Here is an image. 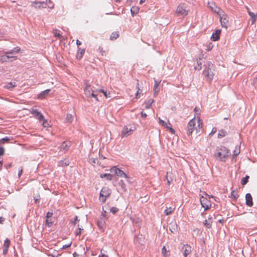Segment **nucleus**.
Wrapping results in <instances>:
<instances>
[{"label":"nucleus","mask_w":257,"mask_h":257,"mask_svg":"<svg viewBox=\"0 0 257 257\" xmlns=\"http://www.w3.org/2000/svg\"><path fill=\"white\" fill-rule=\"evenodd\" d=\"M229 154V151L226 147L220 146L216 148L214 156L218 160L225 161Z\"/></svg>","instance_id":"f257e3e1"},{"label":"nucleus","mask_w":257,"mask_h":257,"mask_svg":"<svg viewBox=\"0 0 257 257\" xmlns=\"http://www.w3.org/2000/svg\"><path fill=\"white\" fill-rule=\"evenodd\" d=\"M204 66L203 75L207 79L210 81L212 80L214 76V69L213 64L210 61H207L204 65Z\"/></svg>","instance_id":"f03ea898"},{"label":"nucleus","mask_w":257,"mask_h":257,"mask_svg":"<svg viewBox=\"0 0 257 257\" xmlns=\"http://www.w3.org/2000/svg\"><path fill=\"white\" fill-rule=\"evenodd\" d=\"M196 121V120L194 118L189 121L187 127V135L188 136H191L194 130L197 131L198 128L200 129L202 127V123L199 118L197 119L198 125L197 127L195 126Z\"/></svg>","instance_id":"7ed1b4c3"},{"label":"nucleus","mask_w":257,"mask_h":257,"mask_svg":"<svg viewBox=\"0 0 257 257\" xmlns=\"http://www.w3.org/2000/svg\"><path fill=\"white\" fill-rule=\"evenodd\" d=\"M111 193L110 189L107 187H103L100 192V200L104 203L107 198L109 197Z\"/></svg>","instance_id":"20e7f679"},{"label":"nucleus","mask_w":257,"mask_h":257,"mask_svg":"<svg viewBox=\"0 0 257 257\" xmlns=\"http://www.w3.org/2000/svg\"><path fill=\"white\" fill-rule=\"evenodd\" d=\"M136 129L134 125L130 124L124 126L121 131V136L122 137H127L130 135Z\"/></svg>","instance_id":"39448f33"},{"label":"nucleus","mask_w":257,"mask_h":257,"mask_svg":"<svg viewBox=\"0 0 257 257\" xmlns=\"http://www.w3.org/2000/svg\"><path fill=\"white\" fill-rule=\"evenodd\" d=\"M185 4H180L177 7L176 13L179 15L186 16L187 15L188 10Z\"/></svg>","instance_id":"423d86ee"},{"label":"nucleus","mask_w":257,"mask_h":257,"mask_svg":"<svg viewBox=\"0 0 257 257\" xmlns=\"http://www.w3.org/2000/svg\"><path fill=\"white\" fill-rule=\"evenodd\" d=\"M110 171L111 173H114L115 175H116L118 176H120L121 177H124L125 178H127V175L125 174V173L122 170L116 168V167H112L110 169Z\"/></svg>","instance_id":"0eeeda50"},{"label":"nucleus","mask_w":257,"mask_h":257,"mask_svg":"<svg viewBox=\"0 0 257 257\" xmlns=\"http://www.w3.org/2000/svg\"><path fill=\"white\" fill-rule=\"evenodd\" d=\"M209 7L210 9L214 12L215 13L218 14L219 16H221L224 12L219 7H217L216 5L213 3H208V4Z\"/></svg>","instance_id":"6e6552de"},{"label":"nucleus","mask_w":257,"mask_h":257,"mask_svg":"<svg viewBox=\"0 0 257 257\" xmlns=\"http://www.w3.org/2000/svg\"><path fill=\"white\" fill-rule=\"evenodd\" d=\"M220 16V23L222 27L227 29L229 26L228 18L223 13Z\"/></svg>","instance_id":"1a4fd4ad"},{"label":"nucleus","mask_w":257,"mask_h":257,"mask_svg":"<svg viewBox=\"0 0 257 257\" xmlns=\"http://www.w3.org/2000/svg\"><path fill=\"white\" fill-rule=\"evenodd\" d=\"M200 203L202 207L204 208V210H208L211 206L210 202L207 199L204 198L203 196L201 197Z\"/></svg>","instance_id":"9d476101"},{"label":"nucleus","mask_w":257,"mask_h":257,"mask_svg":"<svg viewBox=\"0 0 257 257\" xmlns=\"http://www.w3.org/2000/svg\"><path fill=\"white\" fill-rule=\"evenodd\" d=\"M32 114L34 115V116L40 121H42V120L44 119V116L39 111H38L37 109H32L31 111Z\"/></svg>","instance_id":"9b49d317"},{"label":"nucleus","mask_w":257,"mask_h":257,"mask_svg":"<svg viewBox=\"0 0 257 257\" xmlns=\"http://www.w3.org/2000/svg\"><path fill=\"white\" fill-rule=\"evenodd\" d=\"M245 203L249 207H251L253 205L252 198L251 194L249 193L245 195Z\"/></svg>","instance_id":"f8f14e48"},{"label":"nucleus","mask_w":257,"mask_h":257,"mask_svg":"<svg viewBox=\"0 0 257 257\" xmlns=\"http://www.w3.org/2000/svg\"><path fill=\"white\" fill-rule=\"evenodd\" d=\"M46 4L44 2H40L38 1H35L33 3L32 6L34 7L36 9H41V8H46Z\"/></svg>","instance_id":"ddd939ff"},{"label":"nucleus","mask_w":257,"mask_h":257,"mask_svg":"<svg viewBox=\"0 0 257 257\" xmlns=\"http://www.w3.org/2000/svg\"><path fill=\"white\" fill-rule=\"evenodd\" d=\"M221 33L220 30H216L215 32H214L211 36V39L216 41L219 39L220 34Z\"/></svg>","instance_id":"4468645a"},{"label":"nucleus","mask_w":257,"mask_h":257,"mask_svg":"<svg viewBox=\"0 0 257 257\" xmlns=\"http://www.w3.org/2000/svg\"><path fill=\"white\" fill-rule=\"evenodd\" d=\"M183 248H184L183 255L185 257H186L191 252V247L190 245L186 244L184 245Z\"/></svg>","instance_id":"2eb2a0df"},{"label":"nucleus","mask_w":257,"mask_h":257,"mask_svg":"<svg viewBox=\"0 0 257 257\" xmlns=\"http://www.w3.org/2000/svg\"><path fill=\"white\" fill-rule=\"evenodd\" d=\"M160 81H158L157 80H155V84H154V96H156L158 94V93L159 92V91H160V87H159V85H160Z\"/></svg>","instance_id":"dca6fc26"},{"label":"nucleus","mask_w":257,"mask_h":257,"mask_svg":"<svg viewBox=\"0 0 257 257\" xmlns=\"http://www.w3.org/2000/svg\"><path fill=\"white\" fill-rule=\"evenodd\" d=\"M70 145L71 143L70 142L67 143H66V142H64L62 143L60 147V148L61 150L63 151H66L68 150L69 147L70 146Z\"/></svg>","instance_id":"f3484780"},{"label":"nucleus","mask_w":257,"mask_h":257,"mask_svg":"<svg viewBox=\"0 0 257 257\" xmlns=\"http://www.w3.org/2000/svg\"><path fill=\"white\" fill-rule=\"evenodd\" d=\"M97 224L100 229H103L105 226V222L104 220L102 218H101L97 220Z\"/></svg>","instance_id":"a211bd4d"},{"label":"nucleus","mask_w":257,"mask_h":257,"mask_svg":"<svg viewBox=\"0 0 257 257\" xmlns=\"http://www.w3.org/2000/svg\"><path fill=\"white\" fill-rule=\"evenodd\" d=\"M51 90L48 89L47 90H45L42 92H41L39 95H38V98H45L48 95L49 92H50Z\"/></svg>","instance_id":"6ab92c4d"},{"label":"nucleus","mask_w":257,"mask_h":257,"mask_svg":"<svg viewBox=\"0 0 257 257\" xmlns=\"http://www.w3.org/2000/svg\"><path fill=\"white\" fill-rule=\"evenodd\" d=\"M53 33L55 37H57L58 38H59L61 40L64 39V38L60 34V32L59 30H57V29L54 30L53 31Z\"/></svg>","instance_id":"aec40b11"},{"label":"nucleus","mask_w":257,"mask_h":257,"mask_svg":"<svg viewBox=\"0 0 257 257\" xmlns=\"http://www.w3.org/2000/svg\"><path fill=\"white\" fill-rule=\"evenodd\" d=\"M248 15L251 18V24H253L257 20V15L252 12H249Z\"/></svg>","instance_id":"412c9836"},{"label":"nucleus","mask_w":257,"mask_h":257,"mask_svg":"<svg viewBox=\"0 0 257 257\" xmlns=\"http://www.w3.org/2000/svg\"><path fill=\"white\" fill-rule=\"evenodd\" d=\"M84 52H85V50L84 49H81L80 48H79L78 53L76 55L77 58L80 59L82 57L83 54H84Z\"/></svg>","instance_id":"4be33fe9"},{"label":"nucleus","mask_w":257,"mask_h":257,"mask_svg":"<svg viewBox=\"0 0 257 257\" xmlns=\"http://www.w3.org/2000/svg\"><path fill=\"white\" fill-rule=\"evenodd\" d=\"M13 140L12 137H6L0 140V144H5Z\"/></svg>","instance_id":"5701e85b"},{"label":"nucleus","mask_w":257,"mask_h":257,"mask_svg":"<svg viewBox=\"0 0 257 257\" xmlns=\"http://www.w3.org/2000/svg\"><path fill=\"white\" fill-rule=\"evenodd\" d=\"M69 160L67 159H65L64 160L61 161L59 163V165L60 166L64 167V166H67L69 165Z\"/></svg>","instance_id":"b1692460"},{"label":"nucleus","mask_w":257,"mask_h":257,"mask_svg":"<svg viewBox=\"0 0 257 257\" xmlns=\"http://www.w3.org/2000/svg\"><path fill=\"white\" fill-rule=\"evenodd\" d=\"M174 210V208H172L171 207H166V209L165 210V213L166 215H168L171 214Z\"/></svg>","instance_id":"393cba45"},{"label":"nucleus","mask_w":257,"mask_h":257,"mask_svg":"<svg viewBox=\"0 0 257 257\" xmlns=\"http://www.w3.org/2000/svg\"><path fill=\"white\" fill-rule=\"evenodd\" d=\"M100 177L102 178H105L108 180H111L112 178V175L110 174H103L100 175Z\"/></svg>","instance_id":"a878e982"},{"label":"nucleus","mask_w":257,"mask_h":257,"mask_svg":"<svg viewBox=\"0 0 257 257\" xmlns=\"http://www.w3.org/2000/svg\"><path fill=\"white\" fill-rule=\"evenodd\" d=\"M203 60L202 59L199 58V59H197V63L198 66H195V69L200 70L201 69V65L202 62H203Z\"/></svg>","instance_id":"bb28decb"},{"label":"nucleus","mask_w":257,"mask_h":257,"mask_svg":"<svg viewBox=\"0 0 257 257\" xmlns=\"http://www.w3.org/2000/svg\"><path fill=\"white\" fill-rule=\"evenodd\" d=\"M154 102V100L152 99H149L146 101H145V108L146 109L150 108V106H151L152 103Z\"/></svg>","instance_id":"cd10ccee"},{"label":"nucleus","mask_w":257,"mask_h":257,"mask_svg":"<svg viewBox=\"0 0 257 257\" xmlns=\"http://www.w3.org/2000/svg\"><path fill=\"white\" fill-rule=\"evenodd\" d=\"M227 134V133L226 131H225L223 130H221L219 131L218 134V138H221L226 136Z\"/></svg>","instance_id":"c85d7f7f"},{"label":"nucleus","mask_w":257,"mask_h":257,"mask_svg":"<svg viewBox=\"0 0 257 257\" xmlns=\"http://www.w3.org/2000/svg\"><path fill=\"white\" fill-rule=\"evenodd\" d=\"M16 86V82H11L8 83L7 84V85L5 86V87L7 89H11L14 88V87H15Z\"/></svg>","instance_id":"c756f323"},{"label":"nucleus","mask_w":257,"mask_h":257,"mask_svg":"<svg viewBox=\"0 0 257 257\" xmlns=\"http://www.w3.org/2000/svg\"><path fill=\"white\" fill-rule=\"evenodd\" d=\"M119 37V34L118 32H113L110 35V40H113L116 39Z\"/></svg>","instance_id":"7c9ffc66"},{"label":"nucleus","mask_w":257,"mask_h":257,"mask_svg":"<svg viewBox=\"0 0 257 257\" xmlns=\"http://www.w3.org/2000/svg\"><path fill=\"white\" fill-rule=\"evenodd\" d=\"M249 178V176L246 175V176L243 178L241 181V184L242 185H245L247 182L248 179Z\"/></svg>","instance_id":"2f4dec72"},{"label":"nucleus","mask_w":257,"mask_h":257,"mask_svg":"<svg viewBox=\"0 0 257 257\" xmlns=\"http://www.w3.org/2000/svg\"><path fill=\"white\" fill-rule=\"evenodd\" d=\"M212 222V221L205 220L204 221L203 224L206 227H207L208 228H209L211 227Z\"/></svg>","instance_id":"473e14b6"},{"label":"nucleus","mask_w":257,"mask_h":257,"mask_svg":"<svg viewBox=\"0 0 257 257\" xmlns=\"http://www.w3.org/2000/svg\"><path fill=\"white\" fill-rule=\"evenodd\" d=\"M73 116L72 114H68L66 116V121L69 123H71L73 121Z\"/></svg>","instance_id":"72a5a7b5"},{"label":"nucleus","mask_w":257,"mask_h":257,"mask_svg":"<svg viewBox=\"0 0 257 257\" xmlns=\"http://www.w3.org/2000/svg\"><path fill=\"white\" fill-rule=\"evenodd\" d=\"M90 87V85L88 86L87 85L86 87V88L84 89L85 94L88 96L89 97L91 95V93H92L90 90H89V87Z\"/></svg>","instance_id":"f704fd0d"},{"label":"nucleus","mask_w":257,"mask_h":257,"mask_svg":"<svg viewBox=\"0 0 257 257\" xmlns=\"http://www.w3.org/2000/svg\"><path fill=\"white\" fill-rule=\"evenodd\" d=\"M10 58V56L9 55H7V56H3L1 57V60L0 61L3 63V62H7L8 59Z\"/></svg>","instance_id":"c9c22d12"},{"label":"nucleus","mask_w":257,"mask_h":257,"mask_svg":"<svg viewBox=\"0 0 257 257\" xmlns=\"http://www.w3.org/2000/svg\"><path fill=\"white\" fill-rule=\"evenodd\" d=\"M231 196L232 198L236 200L238 197V195L235 192L234 190H232L231 192Z\"/></svg>","instance_id":"e433bc0d"},{"label":"nucleus","mask_w":257,"mask_h":257,"mask_svg":"<svg viewBox=\"0 0 257 257\" xmlns=\"http://www.w3.org/2000/svg\"><path fill=\"white\" fill-rule=\"evenodd\" d=\"M10 244V240L7 238L4 244V247L9 248Z\"/></svg>","instance_id":"4c0bfd02"},{"label":"nucleus","mask_w":257,"mask_h":257,"mask_svg":"<svg viewBox=\"0 0 257 257\" xmlns=\"http://www.w3.org/2000/svg\"><path fill=\"white\" fill-rule=\"evenodd\" d=\"M137 88H138V91L136 94V97L137 98H139L140 96H139V94L142 92V90L139 88V82L138 80L137 81Z\"/></svg>","instance_id":"58836bf2"},{"label":"nucleus","mask_w":257,"mask_h":257,"mask_svg":"<svg viewBox=\"0 0 257 257\" xmlns=\"http://www.w3.org/2000/svg\"><path fill=\"white\" fill-rule=\"evenodd\" d=\"M131 13L133 15H134L135 14H136L138 12V8H133L131 10Z\"/></svg>","instance_id":"ea45409f"},{"label":"nucleus","mask_w":257,"mask_h":257,"mask_svg":"<svg viewBox=\"0 0 257 257\" xmlns=\"http://www.w3.org/2000/svg\"><path fill=\"white\" fill-rule=\"evenodd\" d=\"M78 229L75 232V235H79L81 234V230H83L82 228H81L80 227H79V225H78Z\"/></svg>","instance_id":"a19ab883"},{"label":"nucleus","mask_w":257,"mask_h":257,"mask_svg":"<svg viewBox=\"0 0 257 257\" xmlns=\"http://www.w3.org/2000/svg\"><path fill=\"white\" fill-rule=\"evenodd\" d=\"M110 211L113 214H114L115 213H116L118 211V209L116 207H113L110 208Z\"/></svg>","instance_id":"79ce46f5"},{"label":"nucleus","mask_w":257,"mask_h":257,"mask_svg":"<svg viewBox=\"0 0 257 257\" xmlns=\"http://www.w3.org/2000/svg\"><path fill=\"white\" fill-rule=\"evenodd\" d=\"M53 223V221L49 219H46V224L48 226L50 227Z\"/></svg>","instance_id":"37998d69"},{"label":"nucleus","mask_w":257,"mask_h":257,"mask_svg":"<svg viewBox=\"0 0 257 257\" xmlns=\"http://www.w3.org/2000/svg\"><path fill=\"white\" fill-rule=\"evenodd\" d=\"M159 123L163 126H166V125L167 124V123L165 121H164V120H163L162 119H161L160 118V117L159 118Z\"/></svg>","instance_id":"c03bdc74"},{"label":"nucleus","mask_w":257,"mask_h":257,"mask_svg":"<svg viewBox=\"0 0 257 257\" xmlns=\"http://www.w3.org/2000/svg\"><path fill=\"white\" fill-rule=\"evenodd\" d=\"M43 121V125L44 127H47L49 125V123L47 120L45 119V118L44 117V119L42 120Z\"/></svg>","instance_id":"a18cd8bd"},{"label":"nucleus","mask_w":257,"mask_h":257,"mask_svg":"<svg viewBox=\"0 0 257 257\" xmlns=\"http://www.w3.org/2000/svg\"><path fill=\"white\" fill-rule=\"evenodd\" d=\"M20 50L21 49L19 47H15L14 49H13L15 54L18 53L20 51Z\"/></svg>","instance_id":"49530a36"},{"label":"nucleus","mask_w":257,"mask_h":257,"mask_svg":"<svg viewBox=\"0 0 257 257\" xmlns=\"http://www.w3.org/2000/svg\"><path fill=\"white\" fill-rule=\"evenodd\" d=\"M5 150L4 148L0 147V156H3L5 154Z\"/></svg>","instance_id":"de8ad7c7"},{"label":"nucleus","mask_w":257,"mask_h":257,"mask_svg":"<svg viewBox=\"0 0 257 257\" xmlns=\"http://www.w3.org/2000/svg\"><path fill=\"white\" fill-rule=\"evenodd\" d=\"M53 215V213L51 212H48L46 214V218L49 219Z\"/></svg>","instance_id":"09e8293b"},{"label":"nucleus","mask_w":257,"mask_h":257,"mask_svg":"<svg viewBox=\"0 0 257 257\" xmlns=\"http://www.w3.org/2000/svg\"><path fill=\"white\" fill-rule=\"evenodd\" d=\"M78 220V217L76 216L73 221H71V222L74 225H75L76 223V221Z\"/></svg>","instance_id":"8fccbe9b"},{"label":"nucleus","mask_w":257,"mask_h":257,"mask_svg":"<svg viewBox=\"0 0 257 257\" xmlns=\"http://www.w3.org/2000/svg\"><path fill=\"white\" fill-rule=\"evenodd\" d=\"M98 50H99L100 52L101 53L102 55H104L105 53V51L103 50V48L101 47H99Z\"/></svg>","instance_id":"3c124183"},{"label":"nucleus","mask_w":257,"mask_h":257,"mask_svg":"<svg viewBox=\"0 0 257 257\" xmlns=\"http://www.w3.org/2000/svg\"><path fill=\"white\" fill-rule=\"evenodd\" d=\"M99 91L101 92H102L106 97H110V96H108V95H107V94L106 93V92L104 91V90L100 89Z\"/></svg>","instance_id":"603ef678"},{"label":"nucleus","mask_w":257,"mask_h":257,"mask_svg":"<svg viewBox=\"0 0 257 257\" xmlns=\"http://www.w3.org/2000/svg\"><path fill=\"white\" fill-rule=\"evenodd\" d=\"M194 111L195 112V113L196 114H198L200 113V109L199 108L197 107H195L194 109Z\"/></svg>","instance_id":"864d4df0"},{"label":"nucleus","mask_w":257,"mask_h":257,"mask_svg":"<svg viewBox=\"0 0 257 257\" xmlns=\"http://www.w3.org/2000/svg\"><path fill=\"white\" fill-rule=\"evenodd\" d=\"M34 199H35V202L36 203L38 202L39 201L40 199V196L38 195L37 197H35Z\"/></svg>","instance_id":"5fc2aeb1"},{"label":"nucleus","mask_w":257,"mask_h":257,"mask_svg":"<svg viewBox=\"0 0 257 257\" xmlns=\"http://www.w3.org/2000/svg\"><path fill=\"white\" fill-rule=\"evenodd\" d=\"M5 53L6 54H7L9 55V54H14V52H13V50H11V51H7V52H5Z\"/></svg>","instance_id":"6e6d98bb"},{"label":"nucleus","mask_w":257,"mask_h":257,"mask_svg":"<svg viewBox=\"0 0 257 257\" xmlns=\"http://www.w3.org/2000/svg\"><path fill=\"white\" fill-rule=\"evenodd\" d=\"M71 245V243H69V244H66L63 246L62 248L63 249H66L69 247H70Z\"/></svg>","instance_id":"4d7b16f0"},{"label":"nucleus","mask_w":257,"mask_h":257,"mask_svg":"<svg viewBox=\"0 0 257 257\" xmlns=\"http://www.w3.org/2000/svg\"><path fill=\"white\" fill-rule=\"evenodd\" d=\"M8 248H6V247H4V249H3V253L4 254H6L8 252Z\"/></svg>","instance_id":"13d9d810"},{"label":"nucleus","mask_w":257,"mask_h":257,"mask_svg":"<svg viewBox=\"0 0 257 257\" xmlns=\"http://www.w3.org/2000/svg\"><path fill=\"white\" fill-rule=\"evenodd\" d=\"M23 173V168H21V169L19 171L18 173V177L20 178L22 174Z\"/></svg>","instance_id":"bf43d9fd"},{"label":"nucleus","mask_w":257,"mask_h":257,"mask_svg":"<svg viewBox=\"0 0 257 257\" xmlns=\"http://www.w3.org/2000/svg\"><path fill=\"white\" fill-rule=\"evenodd\" d=\"M141 116L143 118H146L147 116V114L143 111H142L141 112Z\"/></svg>","instance_id":"052dcab7"},{"label":"nucleus","mask_w":257,"mask_h":257,"mask_svg":"<svg viewBox=\"0 0 257 257\" xmlns=\"http://www.w3.org/2000/svg\"><path fill=\"white\" fill-rule=\"evenodd\" d=\"M166 252H167V249L165 248V246H164L163 248H162V253H163V254L165 255Z\"/></svg>","instance_id":"680f3d73"},{"label":"nucleus","mask_w":257,"mask_h":257,"mask_svg":"<svg viewBox=\"0 0 257 257\" xmlns=\"http://www.w3.org/2000/svg\"><path fill=\"white\" fill-rule=\"evenodd\" d=\"M240 151H234V154H233V156H236L237 155H238V154L239 153Z\"/></svg>","instance_id":"e2e57ef3"},{"label":"nucleus","mask_w":257,"mask_h":257,"mask_svg":"<svg viewBox=\"0 0 257 257\" xmlns=\"http://www.w3.org/2000/svg\"><path fill=\"white\" fill-rule=\"evenodd\" d=\"M216 132V128L215 127H213L212 128L211 133L210 134V135H212L214 134Z\"/></svg>","instance_id":"0e129e2a"},{"label":"nucleus","mask_w":257,"mask_h":257,"mask_svg":"<svg viewBox=\"0 0 257 257\" xmlns=\"http://www.w3.org/2000/svg\"><path fill=\"white\" fill-rule=\"evenodd\" d=\"M76 44L78 46V47H79L80 45H81V42L80 41H79L78 40H77Z\"/></svg>","instance_id":"69168bd1"},{"label":"nucleus","mask_w":257,"mask_h":257,"mask_svg":"<svg viewBox=\"0 0 257 257\" xmlns=\"http://www.w3.org/2000/svg\"><path fill=\"white\" fill-rule=\"evenodd\" d=\"M169 130L172 134H175V131L172 127H169Z\"/></svg>","instance_id":"338daca9"},{"label":"nucleus","mask_w":257,"mask_h":257,"mask_svg":"<svg viewBox=\"0 0 257 257\" xmlns=\"http://www.w3.org/2000/svg\"><path fill=\"white\" fill-rule=\"evenodd\" d=\"M98 257H108V256L105 255V254H104V253H101V254H100L99 255Z\"/></svg>","instance_id":"774afa93"}]
</instances>
